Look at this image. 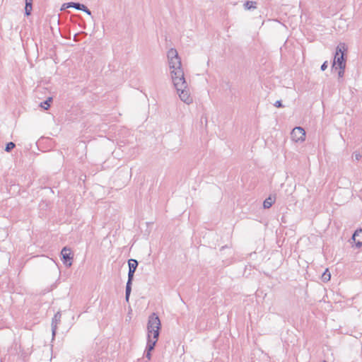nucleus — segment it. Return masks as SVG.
I'll list each match as a JSON object with an SVG mask.
<instances>
[{
  "label": "nucleus",
  "mask_w": 362,
  "mask_h": 362,
  "mask_svg": "<svg viewBox=\"0 0 362 362\" xmlns=\"http://www.w3.org/2000/svg\"><path fill=\"white\" fill-rule=\"evenodd\" d=\"M161 324L158 316L156 313H152L148 320L147 325V344L145 350V356L148 360L151 359V351L154 349V347L158 341Z\"/></svg>",
  "instance_id": "1"
},
{
  "label": "nucleus",
  "mask_w": 362,
  "mask_h": 362,
  "mask_svg": "<svg viewBox=\"0 0 362 362\" xmlns=\"http://www.w3.org/2000/svg\"><path fill=\"white\" fill-rule=\"evenodd\" d=\"M167 57L168 60L169 68L172 81H180L185 77L184 71L182 68L181 59L175 49L171 48L168 51Z\"/></svg>",
  "instance_id": "2"
},
{
  "label": "nucleus",
  "mask_w": 362,
  "mask_h": 362,
  "mask_svg": "<svg viewBox=\"0 0 362 362\" xmlns=\"http://www.w3.org/2000/svg\"><path fill=\"white\" fill-rule=\"evenodd\" d=\"M347 47L345 43L340 42L337 48L334 57L332 69H345L346 68V52Z\"/></svg>",
  "instance_id": "3"
},
{
  "label": "nucleus",
  "mask_w": 362,
  "mask_h": 362,
  "mask_svg": "<svg viewBox=\"0 0 362 362\" xmlns=\"http://www.w3.org/2000/svg\"><path fill=\"white\" fill-rule=\"evenodd\" d=\"M174 87L177 90V93L182 101L186 104H190L192 103V98L190 96L187 83L185 81V77L180 78V81H172Z\"/></svg>",
  "instance_id": "4"
},
{
  "label": "nucleus",
  "mask_w": 362,
  "mask_h": 362,
  "mask_svg": "<svg viewBox=\"0 0 362 362\" xmlns=\"http://www.w3.org/2000/svg\"><path fill=\"white\" fill-rule=\"evenodd\" d=\"M138 262L134 259H130L128 261L129 272L128 280L126 284L125 299L128 302L132 291V285L134 279L135 271L138 267Z\"/></svg>",
  "instance_id": "5"
},
{
  "label": "nucleus",
  "mask_w": 362,
  "mask_h": 362,
  "mask_svg": "<svg viewBox=\"0 0 362 362\" xmlns=\"http://www.w3.org/2000/svg\"><path fill=\"white\" fill-rule=\"evenodd\" d=\"M291 138L295 142L303 141L305 139V132L303 128L296 127L291 132Z\"/></svg>",
  "instance_id": "6"
},
{
  "label": "nucleus",
  "mask_w": 362,
  "mask_h": 362,
  "mask_svg": "<svg viewBox=\"0 0 362 362\" xmlns=\"http://www.w3.org/2000/svg\"><path fill=\"white\" fill-rule=\"evenodd\" d=\"M61 255L63 263L66 265V267H70L72 264L71 259H73L71 250L66 247H64L62 250Z\"/></svg>",
  "instance_id": "7"
},
{
  "label": "nucleus",
  "mask_w": 362,
  "mask_h": 362,
  "mask_svg": "<svg viewBox=\"0 0 362 362\" xmlns=\"http://www.w3.org/2000/svg\"><path fill=\"white\" fill-rule=\"evenodd\" d=\"M352 240L357 247L362 245V229L356 230L352 235Z\"/></svg>",
  "instance_id": "8"
},
{
  "label": "nucleus",
  "mask_w": 362,
  "mask_h": 362,
  "mask_svg": "<svg viewBox=\"0 0 362 362\" xmlns=\"http://www.w3.org/2000/svg\"><path fill=\"white\" fill-rule=\"evenodd\" d=\"M66 6V8H74L77 10H79V11H83V9L85 8V5L84 4H82L81 3H78V2H69V3H66V4H64L63 5V6Z\"/></svg>",
  "instance_id": "9"
},
{
  "label": "nucleus",
  "mask_w": 362,
  "mask_h": 362,
  "mask_svg": "<svg viewBox=\"0 0 362 362\" xmlns=\"http://www.w3.org/2000/svg\"><path fill=\"white\" fill-rule=\"evenodd\" d=\"M274 202V199L272 197L267 198L263 202V206L264 209H269Z\"/></svg>",
  "instance_id": "10"
},
{
  "label": "nucleus",
  "mask_w": 362,
  "mask_h": 362,
  "mask_svg": "<svg viewBox=\"0 0 362 362\" xmlns=\"http://www.w3.org/2000/svg\"><path fill=\"white\" fill-rule=\"evenodd\" d=\"M257 3L255 1H247L244 4V8L246 10H250L252 8H256Z\"/></svg>",
  "instance_id": "11"
},
{
  "label": "nucleus",
  "mask_w": 362,
  "mask_h": 362,
  "mask_svg": "<svg viewBox=\"0 0 362 362\" xmlns=\"http://www.w3.org/2000/svg\"><path fill=\"white\" fill-rule=\"evenodd\" d=\"M52 101V98L49 97L46 100H45L43 103H41L40 107L45 110H48V108L50 107V103Z\"/></svg>",
  "instance_id": "12"
},
{
  "label": "nucleus",
  "mask_w": 362,
  "mask_h": 362,
  "mask_svg": "<svg viewBox=\"0 0 362 362\" xmlns=\"http://www.w3.org/2000/svg\"><path fill=\"white\" fill-rule=\"evenodd\" d=\"M61 317L62 315L60 312H57L52 318V325H53V324H56V325L57 326V324L59 323V322L61 321Z\"/></svg>",
  "instance_id": "13"
},
{
  "label": "nucleus",
  "mask_w": 362,
  "mask_h": 362,
  "mask_svg": "<svg viewBox=\"0 0 362 362\" xmlns=\"http://www.w3.org/2000/svg\"><path fill=\"white\" fill-rule=\"evenodd\" d=\"M32 8H33V3H25V14L27 16L30 15Z\"/></svg>",
  "instance_id": "14"
},
{
  "label": "nucleus",
  "mask_w": 362,
  "mask_h": 362,
  "mask_svg": "<svg viewBox=\"0 0 362 362\" xmlns=\"http://www.w3.org/2000/svg\"><path fill=\"white\" fill-rule=\"evenodd\" d=\"M322 278L324 281H328L330 280L331 274L328 269H326L325 272L322 274Z\"/></svg>",
  "instance_id": "15"
},
{
  "label": "nucleus",
  "mask_w": 362,
  "mask_h": 362,
  "mask_svg": "<svg viewBox=\"0 0 362 362\" xmlns=\"http://www.w3.org/2000/svg\"><path fill=\"white\" fill-rule=\"evenodd\" d=\"M16 146V144L11 141V142H8L6 146V148H5V151L6 152H10L13 148H14Z\"/></svg>",
  "instance_id": "16"
},
{
  "label": "nucleus",
  "mask_w": 362,
  "mask_h": 362,
  "mask_svg": "<svg viewBox=\"0 0 362 362\" xmlns=\"http://www.w3.org/2000/svg\"><path fill=\"white\" fill-rule=\"evenodd\" d=\"M57 328V326L56 325V324H53V325H52V332L53 337L56 334Z\"/></svg>",
  "instance_id": "17"
},
{
  "label": "nucleus",
  "mask_w": 362,
  "mask_h": 362,
  "mask_svg": "<svg viewBox=\"0 0 362 362\" xmlns=\"http://www.w3.org/2000/svg\"><path fill=\"white\" fill-rule=\"evenodd\" d=\"M328 66V63L327 61H325L322 65H321V70L325 71Z\"/></svg>",
  "instance_id": "18"
},
{
  "label": "nucleus",
  "mask_w": 362,
  "mask_h": 362,
  "mask_svg": "<svg viewBox=\"0 0 362 362\" xmlns=\"http://www.w3.org/2000/svg\"><path fill=\"white\" fill-rule=\"evenodd\" d=\"M274 106L276 107H283L281 101V100L276 101L275 103H274Z\"/></svg>",
  "instance_id": "19"
},
{
  "label": "nucleus",
  "mask_w": 362,
  "mask_h": 362,
  "mask_svg": "<svg viewBox=\"0 0 362 362\" xmlns=\"http://www.w3.org/2000/svg\"><path fill=\"white\" fill-rule=\"evenodd\" d=\"M82 11L85 12L86 13H87L89 16H91V11L86 6H85V8L83 9Z\"/></svg>",
  "instance_id": "20"
},
{
  "label": "nucleus",
  "mask_w": 362,
  "mask_h": 362,
  "mask_svg": "<svg viewBox=\"0 0 362 362\" xmlns=\"http://www.w3.org/2000/svg\"><path fill=\"white\" fill-rule=\"evenodd\" d=\"M344 70L345 69H339L338 76H339V78L343 77V76L344 74Z\"/></svg>",
  "instance_id": "21"
},
{
  "label": "nucleus",
  "mask_w": 362,
  "mask_h": 362,
  "mask_svg": "<svg viewBox=\"0 0 362 362\" xmlns=\"http://www.w3.org/2000/svg\"><path fill=\"white\" fill-rule=\"evenodd\" d=\"M25 3H33V0H25Z\"/></svg>",
  "instance_id": "22"
},
{
  "label": "nucleus",
  "mask_w": 362,
  "mask_h": 362,
  "mask_svg": "<svg viewBox=\"0 0 362 362\" xmlns=\"http://www.w3.org/2000/svg\"><path fill=\"white\" fill-rule=\"evenodd\" d=\"M359 157L360 156H356V159H358Z\"/></svg>",
  "instance_id": "23"
},
{
  "label": "nucleus",
  "mask_w": 362,
  "mask_h": 362,
  "mask_svg": "<svg viewBox=\"0 0 362 362\" xmlns=\"http://www.w3.org/2000/svg\"><path fill=\"white\" fill-rule=\"evenodd\" d=\"M322 362H327V361H323Z\"/></svg>",
  "instance_id": "24"
}]
</instances>
